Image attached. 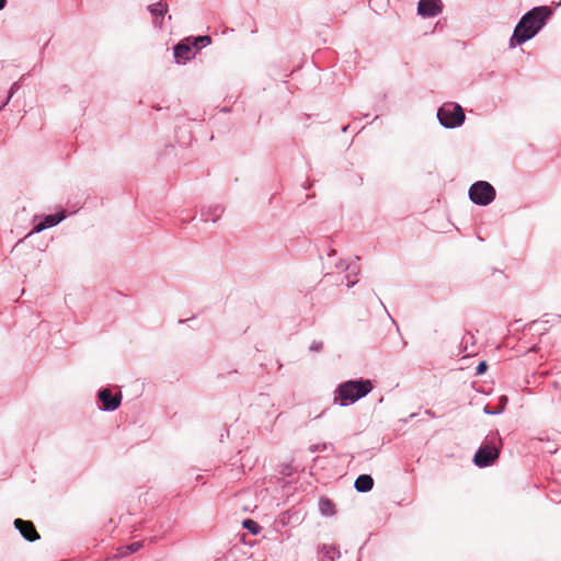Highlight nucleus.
<instances>
[{"label":"nucleus","mask_w":561,"mask_h":561,"mask_svg":"<svg viewBox=\"0 0 561 561\" xmlns=\"http://www.w3.org/2000/svg\"><path fill=\"white\" fill-rule=\"evenodd\" d=\"M552 14L549 7H537L527 12L517 23L510 41V46L515 47L533 38L546 24Z\"/></svg>","instance_id":"nucleus-1"},{"label":"nucleus","mask_w":561,"mask_h":561,"mask_svg":"<svg viewBox=\"0 0 561 561\" xmlns=\"http://www.w3.org/2000/svg\"><path fill=\"white\" fill-rule=\"evenodd\" d=\"M373 390L370 380H348L341 383L336 390L335 402L341 405L354 403L360 398L367 396Z\"/></svg>","instance_id":"nucleus-2"},{"label":"nucleus","mask_w":561,"mask_h":561,"mask_svg":"<svg viewBox=\"0 0 561 561\" xmlns=\"http://www.w3.org/2000/svg\"><path fill=\"white\" fill-rule=\"evenodd\" d=\"M440 124L447 128L460 126L465 121V112L457 103H445L437 112Z\"/></svg>","instance_id":"nucleus-3"},{"label":"nucleus","mask_w":561,"mask_h":561,"mask_svg":"<svg viewBox=\"0 0 561 561\" xmlns=\"http://www.w3.org/2000/svg\"><path fill=\"white\" fill-rule=\"evenodd\" d=\"M495 195L494 187L485 181H478L469 188V197L477 205L485 206L491 204Z\"/></svg>","instance_id":"nucleus-4"},{"label":"nucleus","mask_w":561,"mask_h":561,"mask_svg":"<svg viewBox=\"0 0 561 561\" xmlns=\"http://www.w3.org/2000/svg\"><path fill=\"white\" fill-rule=\"evenodd\" d=\"M500 456V447L494 439L481 445L473 457L476 466L483 468L492 465Z\"/></svg>","instance_id":"nucleus-5"},{"label":"nucleus","mask_w":561,"mask_h":561,"mask_svg":"<svg viewBox=\"0 0 561 561\" xmlns=\"http://www.w3.org/2000/svg\"><path fill=\"white\" fill-rule=\"evenodd\" d=\"M99 399L105 411H114L121 405L122 393L113 394L110 389H103L99 392Z\"/></svg>","instance_id":"nucleus-6"},{"label":"nucleus","mask_w":561,"mask_h":561,"mask_svg":"<svg viewBox=\"0 0 561 561\" xmlns=\"http://www.w3.org/2000/svg\"><path fill=\"white\" fill-rule=\"evenodd\" d=\"M442 9L440 0H420L417 3V13L422 16H436L442 12Z\"/></svg>","instance_id":"nucleus-7"},{"label":"nucleus","mask_w":561,"mask_h":561,"mask_svg":"<svg viewBox=\"0 0 561 561\" xmlns=\"http://www.w3.org/2000/svg\"><path fill=\"white\" fill-rule=\"evenodd\" d=\"M14 526L26 540L35 541L39 539V535L31 520L16 518L14 520Z\"/></svg>","instance_id":"nucleus-8"},{"label":"nucleus","mask_w":561,"mask_h":561,"mask_svg":"<svg viewBox=\"0 0 561 561\" xmlns=\"http://www.w3.org/2000/svg\"><path fill=\"white\" fill-rule=\"evenodd\" d=\"M192 49L193 46L191 44V38H186L185 41L179 43L174 47V57L178 62H185L190 60L193 56Z\"/></svg>","instance_id":"nucleus-9"},{"label":"nucleus","mask_w":561,"mask_h":561,"mask_svg":"<svg viewBox=\"0 0 561 561\" xmlns=\"http://www.w3.org/2000/svg\"><path fill=\"white\" fill-rule=\"evenodd\" d=\"M374 480L368 474H362L359 476L355 481V489L358 492H367L373 489Z\"/></svg>","instance_id":"nucleus-10"},{"label":"nucleus","mask_w":561,"mask_h":561,"mask_svg":"<svg viewBox=\"0 0 561 561\" xmlns=\"http://www.w3.org/2000/svg\"><path fill=\"white\" fill-rule=\"evenodd\" d=\"M64 219V215L62 214H58V215H49L45 218V220L43 222H41L36 228L35 230L36 231H41L43 229H46L48 227H53L55 225H57L58 222H60L61 220Z\"/></svg>","instance_id":"nucleus-11"},{"label":"nucleus","mask_w":561,"mask_h":561,"mask_svg":"<svg viewBox=\"0 0 561 561\" xmlns=\"http://www.w3.org/2000/svg\"><path fill=\"white\" fill-rule=\"evenodd\" d=\"M319 506H320V511L324 515H333L335 513V505L329 499H321Z\"/></svg>","instance_id":"nucleus-12"},{"label":"nucleus","mask_w":561,"mask_h":561,"mask_svg":"<svg viewBox=\"0 0 561 561\" xmlns=\"http://www.w3.org/2000/svg\"><path fill=\"white\" fill-rule=\"evenodd\" d=\"M149 10L154 15H163L168 11V4L163 1H159L158 3L150 5Z\"/></svg>","instance_id":"nucleus-13"},{"label":"nucleus","mask_w":561,"mask_h":561,"mask_svg":"<svg viewBox=\"0 0 561 561\" xmlns=\"http://www.w3.org/2000/svg\"><path fill=\"white\" fill-rule=\"evenodd\" d=\"M243 527L245 529H248L250 533H252L253 535H257L261 530V527L259 526V524L252 519H245L243 522Z\"/></svg>","instance_id":"nucleus-14"},{"label":"nucleus","mask_w":561,"mask_h":561,"mask_svg":"<svg viewBox=\"0 0 561 561\" xmlns=\"http://www.w3.org/2000/svg\"><path fill=\"white\" fill-rule=\"evenodd\" d=\"M211 39L209 36H198V37H195L193 41H191V44L193 47H197L199 44L202 46H206L208 44H210Z\"/></svg>","instance_id":"nucleus-15"},{"label":"nucleus","mask_w":561,"mask_h":561,"mask_svg":"<svg viewBox=\"0 0 561 561\" xmlns=\"http://www.w3.org/2000/svg\"><path fill=\"white\" fill-rule=\"evenodd\" d=\"M141 546L142 545L140 541L133 542L126 547V550H128V553H134V552L138 551L141 548Z\"/></svg>","instance_id":"nucleus-16"},{"label":"nucleus","mask_w":561,"mask_h":561,"mask_svg":"<svg viewBox=\"0 0 561 561\" xmlns=\"http://www.w3.org/2000/svg\"><path fill=\"white\" fill-rule=\"evenodd\" d=\"M488 369V365L485 362H480L477 369H476V374L477 375H482Z\"/></svg>","instance_id":"nucleus-17"},{"label":"nucleus","mask_w":561,"mask_h":561,"mask_svg":"<svg viewBox=\"0 0 561 561\" xmlns=\"http://www.w3.org/2000/svg\"><path fill=\"white\" fill-rule=\"evenodd\" d=\"M7 0H0V10L5 7Z\"/></svg>","instance_id":"nucleus-18"}]
</instances>
